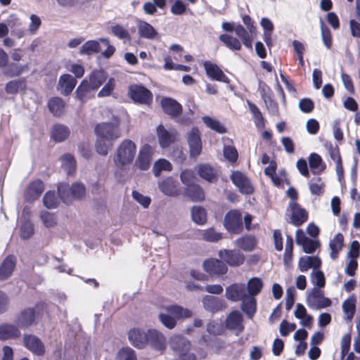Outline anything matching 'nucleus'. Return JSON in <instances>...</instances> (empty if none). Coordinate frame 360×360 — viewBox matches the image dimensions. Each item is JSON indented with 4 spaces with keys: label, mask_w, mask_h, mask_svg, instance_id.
<instances>
[{
    "label": "nucleus",
    "mask_w": 360,
    "mask_h": 360,
    "mask_svg": "<svg viewBox=\"0 0 360 360\" xmlns=\"http://www.w3.org/2000/svg\"><path fill=\"white\" fill-rule=\"evenodd\" d=\"M159 319L160 322L167 328L172 329L176 325L177 321L176 318L171 316V315L166 311L162 309V311L159 314Z\"/></svg>",
    "instance_id": "4d7b16f0"
},
{
    "label": "nucleus",
    "mask_w": 360,
    "mask_h": 360,
    "mask_svg": "<svg viewBox=\"0 0 360 360\" xmlns=\"http://www.w3.org/2000/svg\"><path fill=\"white\" fill-rule=\"evenodd\" d=\"M203 268L210 274L223 275L227 271L226 266L217 259H208L203 263Z\"/></svg>",
    "instance_id": "412c9836"
},
{
    "label": "nucleus",
    "mask_w": 360,
    "mask_h": 360,
    "mask_svg": "<svg viewBox=\"0 0 360 360\" xmlns=\"http://www.w3.org/2000/svg\"><path fill=\"white\" fill-rule=\"evenodd\" d=\"M224 156L228 161L234 162L237 160L238 154L233 146H227L224 148Z\"/></svg>",
    "instance_id": "0e129e2a"
},
{
    "label": "nucleus",
    "mask_w": 360,
    "mask_h": 360,
    "mask_svg": "<svg viewBox=\"0 0 360 360\" xmlns=\"http://www.w3.org/2000/svg\"><path fill=\"white\" fill-rule=\"evenodd\" d=\"M148 330L144 331L139 328L131 329L128 333V338L131 344L135 347L142 349L147 345Z\"/></svg>",
    "instance_id": "6ab92c4d"
},
{
    "label": "nucleus",
    "mask_w": 360,
    "mask_h": 360,
    "mask_svg": "<svg viewBox=\"0 0 360 360\" xmlns=\"http://www.w3.org/2000/svg\"><path fill=\"white\" fill-rule=\"evenodd\" d=\"M219 257L221 259L226 262L230 266H239L242 264L245 260L243 253L238 250H224L219 252Z\"/></svg>",
    "instance_id": "f3484780"
},
{
    "label": "nucleus",
    "mask_w": 360,
    "mask_h": 360,
    "mask_svg": "<svg viewBox=\"0 0 360 360\" xmlns=\"http://www.w3.org/2000/svg\"><path fill=\"white\" fill-rule=\"evenodd\" d=\"M23 342L25 347L36 355L41 356L45 353L44 343L35 335H25Z\"/></svg>",
    "instance_id": "2eb2a0df"
},
{
    "label": "nucleus",
    "mask_w": 360,
    "mask_h": 360,
    "mask_svg": "<svg viewBox=\"0 0 360 360\" xmlns=\"http://www.w3.org/2000/svg\"><path fill=\"white\" fill-rule=\"evenodd\" d=\"M172 169V165L170 162L163 158L155 161L153 167V172L156 177H158L162 172H170Z\"/></svg>",
    "instance_id": "c03bdc74"
},
{
    "label": "nucleus",
    "mask_w": 360,
    "mask_h": 360,
    "mask_svg": "<svg viewBox=\"0 0 360 360\" xmlns=\"http://www.w3.org/2000/svg\"><path fill=\"white\" fill-rule=\"evenodd\" d=\"M321 266V260L316 256H303L300 258L298 262V268L302 272H306L309 269L314 271L316 269H320Z\"/></svg>",
    "instance_id": "393cba45"
},
{
    "label": "nucleus",
    "mask_w": 360,
    "mask_h": 360,
    "mask_svg": "<svg viewBox=\"0 0 360 360\" xmlns=\"http://www.w3.org/2000/svg\"><path fill=\"white\" fill-rule=\"evenodd\" d=\"M263 286L261 279L258 278H252L248 281L247 283V292L249 296L255 297L258 295Z\"/></svg>",
    "instance_id": "de8ad7c7"
},
{
    "label": "nucleus",
    "mask_w": 360,
    "mask_h": 360,
    "mask_svg": "<svg viewBox=\"0 0 360 360\" xmlns=\"http://www.w3.org/2000/svg\"><path fill=\"white\" fill-rule=\"evenodd\" d=\"M360 255V243L354 240L350 246L349 251L347 254V257L349 259H356L359 257Z\"/></svg>",
    "instance_id": "774afa93"
},
{
    "label": "nucleus",
    "mask_w": 360,
    "mask_h": 360,
    "mask_svg": "<svg viewBox=\"0 0 360 360\" xmlns=\"http://www.w3.org/2000/svg\"><path fill=\"white\" fill-rule=\"evenodd\" d=\"M136 153L137 147L135 142L128 139L123 140L115 150L113 158L115 165L120 169L130 165L133 162Z\"/></svg>",
    "instance_id": "f03ea898"
},
{
    "label": "nucleus",
    "mask_w": 360,
    "mask_h": 360,
    "mask_svg": "<svg viewBox=\"0 0 360 360\" xmlns=\"http://www.w3.org/2000/svg\"><path fill=\"white\" fill-rule=\"evenodd\" d=\"M311 281L316 286V288L321 289L325 286L326 278L324 274L319 269L312 271L311 274Z\"/></svg>",
    "instance_id": "5fc2aeb1"
},
{
    "label": "nucleus",
    "mask_w": 360,
    "mask_h": 360,
    "mask_svg": "<svg viewBox=\"0 0 360 360\" xmlns=\"http://www.w3.org/2000/svg\"><path fill=\"white\" fill-rule=\"evenodd\" d=\"M170 345L179 354L188 352L190 349L189 342L181 335H173L170 338Z\"/></svg>",
    "instance_id": "c756f323"
},
{
    "label": "nucleus",
    "mask_w": 360,
    "mask_h": 360,
    "mask_svg": "<svg viewBox=\"0 0 360 360\" xmlns=\"http://www.w3.org/2000/svg\"><path fill=\"white\" fill-rule=\"evenodd\" d=\"M308 184L312 195H321L323 193L326 184L321 177L318 176L311 179Z\"/></svg>",
    "instance_id": "a18cd8bd"
},
{
    "label": "nucleus",
    "mask_w": 360,
    "mask_h": 360,
    "mask_svg": "<svg viewBox=\"0 0 360 360\" xmlns=\"http://www.w3.org/2000/svg\"><path fill=\"white\" fill-rule=\"evenodd\" d=\"M34 233L33 224L30 220L25 219L20 227V235L22 239L30 238Z\"/></svg>",
    "instance_id": "864d4df0"
},
{
    "label": "nucleus",
    "mask_w": 360,
    "mask_h": 360,
    "mask_svg": "<svg viewBox=\"0 0 360 360\" xmlns=\"http://www.w3.org/2000/svg\"><path fill=\"white\" fill-rule=\"evenodd\" d=\"M16 259L10 255L0 265V280H6L10 277L15 267Z\"/></svg>",
    "instance_id": "c85d7f7f"
},
{
    "label": "nucleus",
    "mask_w": 360,
    "mask_h": 360,
    "mask_svg": "<svg viewBox=\"0 0 360 360\" xmlns=\"http://www.w3.org/2000/svg\"><path fill=\"white\" fill-rule=\"evenodd\" d=\"M235 244L240 249L250 252L255 249L257 245V240L254 236L248 235L236 240Z\"/></svg>",
    "instance_id": "c9c22d12"
},
{
    "label": "nucleus",
    "mask_w": 360,
    "mask_h": 360,
    "mask_svg": "<svg viewBox=\"0 0 360 360\" xmlns=\"http://www.w3.org/2000/svg\"><path fill=\"white\" fill-rule=\"evenodd\" d=\"M202 303L205 309L212 312L219 310L224 306L222 300L211 295L205 296L202 299Z\"/></svg>",
    "instance_id": "f704fd0d"
},
{
    "label": "nucleus",
    "mask_w": 360,
    "mask_h": 360,
    "mask_svg": "<svg viewBox=\"0 0 360 360\" xmlns=\"http://www.w3.org/2000/svg\"><path fill=\"white\" fill-rule=\"evenodd\" d=\"M224 226L228 231L238 233L242 226V214L236 210H231L226 213L224 220Z\"/></svg>",
    "instance_id": "1a4fd4ad"
},
{
    "label": "nucleus",
    "mask_w": 360,
    "mask_h": 360,
    "mask_svg": "<svg viewBox=\"0 0 360 360\" xmlns=\"http://www.w3.org/2000/svg\"><path fill=\"white\" fill-rule=\"evenodd\" d=\"M356 308V298L350 297L342 303V310L347 320L351 321L354 315Z\"/></svg>",
    "instance_id": "09e8293b"
},
{
    "label": "nucleus",
    "mask_w": 360,
    "mask_h": 360,
    "mask_svg": "<svg viewBox=\"0 0 360 360\" xmlns=\"http://www.w3.org/2000/svg\"><path fill=\"white\" fill-rule=\"evenodd\" d=\"M265 105L267 108L268 111L272 115H278L279 110L278 106L276 102H275L271 97H267L264 100Z\"/></svg>",
    "instance_id": "338daca9"
},
{
    "label": "nucleus",
    "mask_w": 360,
    "mask_h": 360,
    "mask_svg": "<svg viewBox=\"0 0 360 360\" xmlns=\"http://www.w3.org/2000/svg\"><path fill=\"white\" fill-rule=\"evenodd\" d=\"M137 30L139 35L144 39H155L158 35L157 30L150 24L143 20H137Z\"/></svg>",
    "instance_id": "bb28decb"
},
{
    "label": "nucleus",
    "mask_w": 360,
    "mask_h": 360,
    "mask_svg": "<svg viewBox=\"0 0 360 360\" xmlns=\"http://www.w3.org/2000/svg\"><path fill=\"white\" fill-rule=\"evenodd\" d=\"M163 310L168 312L171 316L176 318V321L189 318L192 316V312L188 309L183 308L179 305H170L163 308Z\"/></svg>",
    "instance_id": "7c9ffc66"
},
{
    "label": "nucleus",
    "mask_w": 360,
    "mask_h": 360,
    "mask_svg": "<svg viewBox=\"0 0 360 360\" xmlns=\"http://www.w3.org/2000/svg\"><path fill=\"white\" fill-rule=\"evenodd\" d=\"M173 4L171 6V13L174 15H183L187 9V5L181 0H171Z\"/></svg>",
    "instance_id": "e2e57ef3"
},
{
    "label": "nucleus",
    "mask_w": 360,
    "mask_h": 360,
    "mask_svg": "<svg viewBox=\"0 0 360 360\" xmlns=\"http://www.w3.org/2000/svg\"><path fill=\"white\" fill-rule=\"evenodd\" d=\"M187 142L191 158H196L202 150V141L200 133L198 128H192L187 134Z\"/></svg>",
    "instance_id": "6e6552de"
},
{
    "label": "nucleus",
    "mask_w": 360,
    "mask_h": 360,
    "mask_svg": "<svg viewBox=\"0 0 360 360\" xmlns=\"http://www.w3.org/2000/svg\"><path fill=\"white\" fill-rule=\"evenodd\" d=\"M21 333L18 327L12 323H2L0 325V340L15 339L20 336Z\"/></svg>",
    "instance_id": "cd10ccee"
},
{
    "label": "nucleus",
    "mask_w": 360,
    "mask_h": 360,
    "mask_svg": "<svg viewBox=\"0 0 360 360\" xmlns=\"http://www.w3.org/2000/svg\"><path fill=\"white\" fill-rule=\"evenodd\" d=\"M112 33L121 39H129V34L128 31L121 25H115L111 27Z\"/></svg>",
    "instance_id": "69168bd1"
},
{
    "label": "nucleus",
    "mask_w": 360,
    "mask_h": 360,
    "mask_svg": "<svg viewBox=\"0 0 360 360\" xmlns=\"http://www.w3.org/2000/svg\"><path fill=\"white\" fill-rule=\"evenodd\" d=\"M243 316L238 311L231 312L226 319V327L237 333H241L244 329Z\"/></svg>",
    "instance_id": "a878e982"
},
{
    "label": "nucleus",
    "mask_w": 360,
    "mask_h": 360,
    "mask_svg": "<svg viewBox=\"0 0 360 360\" xmlns=\"http://www.w3.org/2000/svg\"><path fill=\"white\" fill-rule=\"evenodd\" d=\"M115 87V80L114 78H110L108 82L105 84L103 87L98 93V97H108L110 96Z\"/></svg>",
    "instance_id": "bf43d9fd"
},
{
    "label": "nucleus",
    "mask_w": 360,
    "mask_h": 360,
    "mask_svg": "<svg viewBox=\"0 0 360 360\" xmlns=\"http://www.w3.org/2000/svg\"><path fill=\"white\" fill-rule=\"evenodd\" d=\"M70 135V129L68 127L57 124H55L51 131V137L55 141L61 142L65 140Z\"/></svg>",
    "instance_id": "72a5a7b5"
},
{
    "label": "nucleus",
    "mask_w": 360,
    "mask_h": 360,
    "mask_svg": "<svg viewBox=\"0 0 360 360\" xmlns=\"http://www.w3.org/2000/svg\"><path fill=\"white\" fill-rule=\"evenodd\" d=\"M130 98L136 103L148 104L152 100V94L149 90L141 85H132L129 87Z\"/></svg>",
    "instance_id": "9d476101"
},
{
    "label": "nucleus",
    "mask_w": 360,
    "mask_h": 360,
    "mask_svg": "<svg viewBox=\"0 0 360 360\" xmlns=\"http://www.w3.org/2000/svg\"><path fill=\"white\" fill-rule=\"evenodd\" d=\"M201 238L211 243H215L221 239V233L215 231L213 228L202 230L200 232Z\"/></svg>",
    "instance_id": "603ef678"
},
{
    "label": "nucleus",
    "mask_w": 360,
    "mask_h": 360,
    "mask_svg": "<svg viewBox=\"0 0 360 360\" xmlns=\"http://www.w3.org/2000/svg\"><path fill=\"white\" fill-rule=\"evenodd\" d=\"M44 205L48 209H54L59 204V200L53 191H47L43 198Z\"/></svg>",
    "instance_id": "6e6d98bb"
},
{
    "label": "nucleus",
    "mask_w": 360,
    "mask_h": 360,
    "mask_svg": "<svg viewBox=\"0 0 360 360\" xmlns=\"http://www.w3.org/2000/svg\"><path fill=\"white\" fill-rule=\"evenodd\" d=\"M77 80L68 74L60 77L58 84V90L63 95H69L75 89Z\"/></svg>",
    "instance_id": "5701e85b"
},
{
    "label": "nucleus",
    "mask_w": 360,
    "mask_h": 360,
    "mask_svg": "<svg viewBox=\"0 0 360 360\" xmlns=\"http://www.w3.org/2000/svg\"><path fill=\"white\" fill-rule=\"evenodd\" d=\"M197 171L200 176L207 181L212 182L217 179V169L208 164L199 165Z\"/></svg>",
    "instance_id": "2f4dec72"
},
{
    "label": "nucleus",
    "mask_w": 360,
    "mask_h": 360,
    "mask_svg": "<svg viewBox=\"0 0 360 360\" xmlns=\"http://www.w3.org/2000/svg\"><path fill=\"white\" fill-rule=\"evenodd\" d=\"M30 22L28 25V32L30 34H36L41 25V20L35 14H32L30 16Z\"/></svg>",
    "instance_id": "052dcab7"
},
{
    "label": "nucleus",
    "mask_w": 360,
    "mask_h": 360,
    "mask_svg": "<svg viewBox=\"0 0 360 360\" xmlns=\"http://www.w3.org/2000/svg\"><path fill=\"white\" fill-rule=\"evenodd\" d=\"M219 39L227 48L232 51H239L241 49L242 45L239 39L230 34H221Z\"/></svg>",
    "instance_id": "a19ab883"
},
{
    "label": "nucleus",
    "mask_w": 360,
    "mask_h": 360,
    "mask_svg": "<svg viewBox=\"0 0 360 360\" xmlns=\"http://www.w3.org/2000/svg\"><path fill=\"white\" fill-rule=\"evenodd\" d=\"M204 68L207 76L212 79L224 83L229 82L228 77L222 72L217 64L210 61H205L204 63Z\"/></svg>",
    "instance_id": "aec40b11"
},
{
    "label": "nucleus",
    "mask_w": 360,
    "mask_h": 360,
    "mask_svg": "<svg viewBox=\"0 0 360 360\" xmlns=\"http://www.w3.org/2000/svg\"><path fill=\"white\" fill-rule=\"evenodd\" d=\"M202 121L208 128L217 133L225 134L227 131L226 127L217 119L205 116L202 117Z\"/></svg>",
    "instance_id": "79ce46f5"
},
{
    "label": "nucleus",
    "mask_w": 360,
    "mask_h": 360,
    "mask_svg": "<svg viewBox=\"0 0 360 360\" xmlns=\"http://www.w3.org/2000/svg\"><path fill=\"white\" fill-rule=\"evenodd\" d=\"M48 106L55 116H60L63 112L65 104L62 98L55 97L49 100Z\"/></svg>",
    "instance_id": "8fccbe9b"
},
{
    "label": "nucleus",
    "mask_w": 360,
    "mask_h": 360,
    "mask_svg": "<svg viewBox=\"0 0 360 360\" xmlns=\"http://www.w3.org/2000/svg\"><path fill=\"white\" fill-rule=\"evenodd\" d=\"M307 304L313 309H321L331 305V300L324 296L323 292L316 287L307 292Z\"/></svg>",
    "instance_id": "423d86ee"
},
{
    "label": "nucleus",
    "mask_w": 360,
    "mask_h": 360,
    "mask_svg": "<svg viewBox=\"0 0 360 360\" xmlns=\"http://www.w3.org/2000/svg\"><path fill=\"white\" fill-rule=\"evenodd\" d=\"M44 184L40 180H35L30 183L25 192L27 201L33 202L38 199L44 191Z\"/></svg>",
    "instance_id": "4be33fe9"
},
{
    "label": "nucleus",
    "mask_w": 360,
    "mask_h": 360,
    "mask_svg": "<svg viewBox=\"0 0 360 360\" xmlns=\"http://www.w3.org/2000/svg\"><path fill=\"white\" fill-rule=\"evenodd\" d=\"M117 360H137L135 351L130 347L122 348L117 353Z\"/></svg>",
    "instance_id": "680f3d73"
},
{
    "label": "nucleus",
    "mask_w": 360,
    "mask_h": 360,
    "mask_svg": "<svg viewBox=\"0 0 360 360\" xmlns=\"http://www.w3.org/2000/svg\"><path fill=\"white\" fill-rule=\"evenodd\" d=\"M155 153V147L148 143L143 144L139 150L134 165L142 171H147L150 167Z\"/></svg>",
    "instance_id": "39448f33"
},
{
    "label": "nucleus",
    "mask_w": 360,
    "mask_h": 360,
    "mask_svg": "<svg viewBox=\"0 0 360 360\" xmlns=\"http://www.w3.org/2000/svg\"><path fill=\"white\" fill-rule=\"evenodd\" d=\"M100 43L99 39L98 41L89 40L80 47L79 53L89 56L98 53L101 50Z\"/></svg>",
    "instance_id": "4c0bfd02"
},
{
    "label": "nucleus",
    "mask_w": 360,
    "mask_h": 360,
    "mask_svg": "<svg viewBox=\"0 0 360 360\" xmlns=\"http://www.w3.org/2000/svg\"><path fill=\"white\" fill-rule=\"evenodd\" d=\"M248 295L246 285L243 283H233L225 291V297L231 302L242 301Z\"/></svg>",
    "instance_id": "f8f14e48"
},
{
    "label": "nucleus",
    "mask_w": 360,
    "mask_h": 360,
    "mask_svg": "<svg viewBox=\"0 0 360 360\" xmlns=\"http://www.w3.org/2000/svg\"><path fill=\"white\" fill-rule=\"evenodd\" d=\"M37 317L35 308L28 307L22 310L15 317L16 324L21 328H26L33 324Z\"/></svg>",
    "instance_id": "4468645a"
},
{
    "label": "nucleus",
    "mask_w": 360,
    "mask_h": 360,
    "mask_svg": "<svg viewBox=\"0 0 360 360\" xmlns=\"http://www.w3.org/2000/svg\"><path fill=\"white\" fill-rule=\"evenodd\" d=\"M156 135L159 146L165 153L178 140V135L175 130L168 131L162 124L157 127Z\"/></svg>",
    "instance_id": "0eeeda50"
},
{
    "label": "nucleus",
    "mask_w": 360,
    "mask_h": 360,
    "mask_svg": "<svg viewBox=\"0 0 360 360\" xmlns=\"http://www.w3.org/2000/svg\"><path fill=\"white\" fill-rule=\"evenodd\" d=\"M161 106L165 113L173 117L179 116L182 111L181 105L171 98H163Z\"/></svg>",
    "instance_id": "b1692460"
},
{
    "label": "nucleus",
    "mask_w": 360,
    "mask_h": 360,
    "mask_svg": "<svg viewBox=\"0 0 360 360\" xmlns=\"http://www.w3.org/2000/svg\"><path fill=\"white\" fill-rule=\"evenodd\" d=\"M191 218L193 222L199 225H203L207 221V212L200 206H194L191 208Z\"/></svg>",
    "instance_id": "37998d69"
},
{
    "label": "nucleus",
    "mask_w": 360,
    "mask_h": 360,
    "mask_svg": "<svg viewBox=\"0 0 360 360\" xmlns=\"http://www.w3.org/2000/svg\"><path fill=\"white\" fill-rule=\"evenodd\" d=\"M147 344L161 352L166 349L165 337L155 329L148 330Z\"/></svg>",
    "instance_id": "dca6fc26"
},
{
    "label": "nucleus",
    "mask_w": 360,
    "mask_h": 360,
    "mask_svg": "<svg viewBox=\"0 0 360 360\" xmlns=\"http://www.w3.org/2000/svg\"><path fill=\"white\" fill-rule=\"evenodd\" d=\"M240 309L249 318L252 319L257 309V301L255 297L248 295L241 301Z\"/></svg>",
    "instance_id": "473e14b6"
},
{
    "label": "nucleus",
    "mask_w": 360,
    "mask_h": 360,
    "mask_svg": "<svg viewBox=\"0 0 360 360\" xmlns=\"http://www.w3.org/2000/svg\"><path fill=\"white\" fill-rule=\"evenodd\" d=\"M58 192L65 203H70L73 200H80L86 195V188L81 183H74L71 186L61 183L58 186Z\"/></svg>",
    "instance_id": "20e7f679"
},
{
    "label": "nucleus",
    "mask_w": 360,
    "mask_h": 360,
    "mask_svg": "<svg viewBox=\"0 0 360 360\" xmlns=\"http://www.w3.org/2000/svg\"><path fill=\"white\" fill-rule=\"evenodd\" d=\"M344 237L341 233H337L330 242V257L335 259L339 252L343 247Z\"/></svg>",
    "instance_id": "58836bf2"
},
{
    "label": "nucleus",
    "mask_w": 360,
    "mask_h": 360,
    "mask_svg": "<svg viewBox=\"0 0 360 360\" xmlns=\"http://www.w3.org/2000/svg\"><path fill=\"white\" fill-rule=\"evenodd\" d=\"M159 190L165 195L174 197L179 194L177 181L172 176L163 178L158 181Z\"/></svg>",
    "instance_id": "ddd939ff"
},
{
    "label": "nucleus",
    "mask_w": 360,
    "mask_h": 360,
    "mask_svg": "<svg viewBox=\"0 0 360 360\" xmlns=\"http://www.w3.org/2000/svg\"><path fill=\"white\" fill-rule=\"evenodd\" d=\"M39 218L47 229H54L58 224V217L55 213L44 210L40 212Z\"/></svg>",
    "instance_id": "e433bc0d"
},
{
    "label": "nucleus",
    "mask_w": 360,
    "mask_h": 360,
    "mask_svg": "<svg viewBox=\"0 0 360 360\" xmlns=\"http://www.w3.org/2000/svg\"><path fill=\"white\" fill-rule=\"evenodd\" d=\"M288 211L291 212V223L296 226H300L307 219L308 215L306 210L294 201L289 204Z\"/></svg>",
    "instance_id": "a211bd4d"
},
{
    "label": "nucleus",
    "mask_w": 360,
    "mask_h": 360,
    "mask_svg": "<svg viewBox=\"0 0 360 360\" xmlns=\"http://www.w3.org/2000/svg\"><path fill=\"white\" fill-rule=\"evenodd\" d=\"M231 179L240 193L243 194H251L253 192V186L248 178L243 173L239 171L233 172L231 175Z\"/></svg>",
    "instance_id": "9b49d317"
},
{
    "label": "nucleus",
    "mask_w": 360,
    "mask_h": 360,
    "mask_svg": "<svg viewBox=\"0 0 360 360\" xmlns=\"http://www.w3.org/2000/svg\"><path fill=\"white\" fill-rule=\"evenodd\" d=\"M236 34L241 39L243 44L248 49H252V37L242 25H238L236 26Z\"/></svg>",
    "instance_id": "3c124183"
},
{
    "label": "nucleus",
    "mask_w": 360,
    "mask_h": 360,
    "mask_svg": "<svg viewBox=\"0 0 360 360\" xmlns=\"http://www.w3.org/2000/svg\"><path fill=\"white\" fill-rule=\"evenodd\" d=\"M188 195L195 201H202L205 198L202 189L198 185L193 184L188 188Z\"/></svg>",
    "instance_id": "13d9d810"
},
{
    "label": "nucleus",
    "mask_w": 360,
    "mask_h": 360,
    "mask_svg": "<svg viewBox=\"0 0 360 360\" xmlns=\"http://www.w3.org/2000/svg\"><path fill=\"white\" fill-rule=\"evenodd\" d=\"M106 80L107 75L105 72L98 70H93L78 86L76 91L77 97L80 101H84L91 92L98 89Z\"/></svg>",
    "instance_id": "f257e3e1"
},
{
    "label": "nucleus",
    "mask_w": 360,
    "mask_h": 360,
    "mask_svg": "<svg viewBox=\"0 0 360 360\" xmlns=\"http://www.w3.org/2000/svg\"><path fill=\"white\" fill-rule=\"evenodd\" d=\"M120 124V121L118 117L113 115L112 122L96 124L95 133L99 139L108 141L116 140L121 136Z\"/></svg>",
    "instance_id": "7ed1b4c3"
},
{
    "label": "nucleus",
    "mask_w": 360,
    "mask_h": 360,
    "mask_svg": "<svg viewBox=\"0 0 360 360\" xmlns=\"http://www.w3.org/2000/svg\"><path fill=\"white\" fill-rule=\"evenodd\" d=\"M309 164L312 172L320 174L325 169V165L322 158L317 153H311L309 157Z\"/></svg>",
    "instance_id": "ea45409f"
},
{
    "label": "nucleus",
    "mask_w": 360,
    "mask_h": 360,
    "mask_svg": "<svg viewBox=\"0 0 360 360\" xmlns=\"http://www.w3.org/2000/svg\"><path fill=\"white\" fill-rule=\"evenodd\" d=\"M62 167L68 175H72L76 170V161L70 154H65L61 158Z\"/></svg>",
    "instance_id": "49530a36"
}]
</instances>
